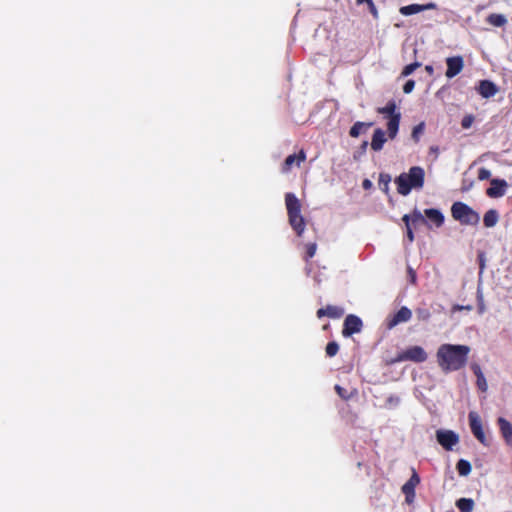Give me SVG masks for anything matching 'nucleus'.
<instances>
[{"instance_id": "nucleus-1", "label": "nucleus", "mask_w": 512, "mask_h": 512, "mask_svg": "<svg viewBox=\"0 0 512 512\" xmlns=\"http://www.w3.org/2000/svg\"><path fill=\"white\" fill-rule=\"evenodd\" d=\"M469 352L467 345L442 344L437 350V363L444 372L457 371L465 366Z\"/></svg>"}, {"instance_id": "nucleus-2", "label": "nucleus", "mask_w": 512, "mask_h": 512, "mask_svg": "<svg viewBox=\"0 0 512 512\" xmlns=\"http://www.w3.org/2000/svg\"><path fill=\"white\" fill-rule=\"evenodd\" d=\"M424 176V169L419 166H413L407 173L400 174L395 179L398 193L407 196L412 189H421L424 185Z\"/></svg>"}, {"instance_id": "nucleus-3", "label": "nucleus", "mask_w": 512, "mask_h": 512, "mask_svg": "<svg viewBox=\"0 0 512 512\" xmlns=\"http://www.w3.org/2000/svg\"><path fill=\"white\" fill-rule=\"evenodd\" d=\"M285 205L289 217V223L300 236L305 229L304 218L301 215L300 201L293 193H287L285 195Z\"/></svg>"}, {"instance_id": "nucleus-4", "label": "nucleus", "mask_w": 512, "mask_h": 512, "mask_svg": "<svg viewBox=\"0 0 512 512\" xmlns=\"http://www.w3.org/2000/svg\"><path fill=\"white\" fill-rule=\"evenodd\" d=\"M453 218L463 225H477L480 221L479 214L462 202H455L451 207Z\"/></svg>"}, {"instance_id": "nucleus-5", "label": "nucleus", "mask_w": 512, "mask_h": 512, "mask_svg": "<svg viewBox=\"0 0 512 512\" xmlns=\"http://www.w3.org/2000/svg\"><path fill=\"white\" fill-rule=\"evenodd\" d=\"M377 111L378 113L386 115L389 118L387 123V130L389 137L394 139L397 135L401 118L400 112H396L395 102L390 101L385 107L378 108Z\"/></svg>"}, {"instance_id": "nucleus-6", "label": "nucleus", "mask_w": 512, "mask_h": 512, "mask_svg": "<svg viewBox=\"0 0 512 512\" xmlns=\"http://www.w3.org/2000/svg\"><path fill=\"white\" fill-rule=\"evenodd\" d=\"M427 359V354L424 349L420 346H413L400 353L395 362L401 361H414V362H424Z\"/></svg>"}, {"instance_id": "nucleus-7", "label": "nucleus", "mask_w": 512, "mask_h": 512, "mask_svg": "<svg viewBox=\"0 0 512 512\" xmlns=\"http://www.w3.org/2000/svg\"><path fill=\"white\" fill-rule=\"evenodd\" d=\"M469 423H470V428L472 430V433L474 434V436L484 445H488V440L483 432V429H482V424H481V419L479 417V415L477 414V412L475 411H471L469 413Z\"/></svg>"}, {"instance_id": "nucleus-8", "label": "nucleus", "mask_w": 512, "mask_h": 512, "mask_svg": "<svg viewBox=\"0 0 512 512\" xmlns=\"http://www.w3.org/2000/svg\"><path fill=\"white\" fill-rule=\"evenodd\" d=\"M436 438L439 444L446 450H451L459 442L458 435L451 430H438Z\"/></svg>"}, {"instance_id": "nucleus-9", "label": "nucleus", "mask_w": 512, "mask_h": 512, "mask_svg": "<svg viewBox=\"0 0 512 512\" xmlns=\"http://www.w3.org/2000/svg\"><path fill=\"white\" fill-rule=\"evenodd\" d=\"M362 322L355 315H348L344 322L343 335L348 337L353 333H357L361 330Z\"/></svg>"}, {"instance_id": "nucleus-10", "label": "nucleus", "mask_w": 512, "mask_h": 512, "mask_svg": "<svg viewBox=\"0 0 512 512\" xmlns=\"http://www.w3.org/2000/svg\"><path fill=\"white\" fill-rule=\"evenodd\" d=\"M507 186L505 180L492 179L491 187L487 189L486 193L491 198H499L505 194Z\"/></svg>"}, {"instance_id": "nucleus-11", "label": "nucleus", "mask_w": 512, "mask_h": 512, "mask_svg": "<svg viewBox=\"0 0 512 512\" xmlns=\"http://www.w3.org/2000/svg\"><path fill=\"white\" fill-rule=\"evenodd\" d=\"M447 71L446 76L452 78L459 74L463 69V59L461 57H449L446 60Z\"/></svg>"}, {"instance_id": "nucleus-12", "label": "nucleus", "mask_w": 512, "mask_h": 512, "mask_svg": "<svg viewBox=\"0 0 512 512\" xmlns=\"http://www.w3.org/2000/svg\"><path fill=\"white\" fill-rule=\"evenodd\" d=\"M436 7H437V5L433 2L427 3L425 5L411 4L408 6L401 7L399 11L402 15L408 16V15L416 14V13H419V12H422L425 10L436 9Z\"/></svg>"}, {"instance_id": "nucleus-13", "label": "nucleus", "mask_w": 512, "mask_h": 512, "mask_svg": "<svg viewBox=\"0 0 512 512\" xmlns=\"http://www.w3.org/2000/svg\"><path fill=\"white\" fill-rule=\"evenodd\" d=\"M412 312L407 307H401L400 310L388 321V328H393L399 323L407 322L411 319Z\"/></svg>"}, {"instance_id": "nucleus-14", "label": "nucleus", "mask_w": 512, "mask_h": 512, "mask_svg": "<svg viewBox=\"0 0 512 512\" xmlns=\"http://www.w3.org/2000/svg\"><path fill=\"white\" fill-rule=\"evenodd\" d=\"M477 90L479 94L484 98L492 97L498 92L497 86L493 82L488 80L480 81Z\"/></svg>"}, {"instance_id": "nucleus-15", "label": "nucleus", "mask_w": 512, "mask_h": 512, "mask_svg": "<svg viewBox=\"0 0 512 512\" xmlns=\"http://www.w3.org/2000/svg\"><path fill=\"white\" fill-rule=\"evenodd\" d=\"M499 428L503 438L508 445H512V425L505 418L498 419Z\"/></svg>"}, {"instance_id": "nucleus-16", "label": "nucleus", "mask_w": 512, "mask_h": 512, "mask_svg": "<svg viewBox=\"0 0 512 512\" xmlns=\"http://www.w3.org/2000/svg\"><path fill=\"white\" fill-rule=\"evenodd\" d=\"M386 142L385 132L378 128L374 131L372 141H371V148L374 151H380L383 148V145Z\"/></svg>"}, {"instance_id": "nucleus-17", "label": "nucleus", "mask_w": 512, "mask_h": 512, "mask_svg": "<svg viewBox=\"0 0 512 512\" xmlns=\"http://www.w3.org/2000/svg\"><path fill=\"white\" fill-rule=\"evenodd\" d=\"M424 213L428 220L434 223L436 227H440L443 224L444 216L439 210L426 209Z\"/></svg>"}, {"instance_id": "nucleus-18", "label": "nucleus", "mask_w": 512, "mask_h": 512, "mask_svg": "<svg viewBox=\"0 0 512 512\" xmlns=\"http://www.w3.org/2000/svg\"><path fill=\"white\" fill-rule=\"evenodd\" d=\"M403 221L406 226H409V224L416 225L417 223H426L423 214L419 210H414L410 215H404Z\"/></svg>"}, {"instance_id": "nucleus-19", "label": "nucleus", "mask_w": 512, "mask_h": 512, "mask_svg": "<svg viewBox=\"0 0 512 512\" xmlns=\"http://www.w3.org/2000/svg\"><path fill=\"white\" fill-rule=\"evenodd\" d=\"M419 482H420L419 476L417 475V473L415 471H413L411 478L403 485L402 492L410 493V494L415 493L414 489L419 484Z\"/></svg>"}, {"instance_id": "nucleus-20", "label": "nucleus", "mask_w": 512, "mask_h": 512, "mask_svg": "<svg viewBox=\"0 0 512 512\" xmlns=\"http://www.w3.org/2000/svg\"><path fill=\"white\" fill-rule=\"evenodd\" d=\"M484 225L488 228L494 227L498 222V213L496 210H488L483 218Z\"/></svg>"}, {"instance_id": "nucleus-21", "label": "nucleus", "mask_w": 512, "mask_h": 512, "mask_svg": "<svg viewBox=\"0 0 512 512\" xmlns=\"http://www.w3.org/2000/svg\"><path fill=\"white\" fill-rule=\"evenodd\" d=\"M305 153L303 151H301L298 155H289L286 160H285V163H284V167H283V170L284 171H288L290 166L295 162L297 161V164L299 165L301 162H303L305 160Z\"/></svg>"}, {"instance_id": "nucleus-22", "label": "nucleus", "mask_w": 512, "mask_h": 512, "mask_svg": "<svg viewBox=\"0 0 512 512\" xmlns=\"http://www.w3.org/2000/svg\"><path fill=\"white\" fill-rule=\"evenodd\" d=\"M474 501L470 498H460L456 502V506L461 512H471L474 509Z\"/></svg>"}, {"instance_id": "nucleus-23", "label": "nucleus", "mask_w": 512, "mask_h": 512, "mask_svg": "<svg viewBox=\"0 0 512 512\" xmlns=\"http://www.w3.org/2000/svg\"><path fill=\"white\" fill-rule=\"evenodd\" d=\"M488 23L496 27H502L507 23V19L502 14H490L487 17Z\"/></svg>"}, {"instance_id": "nucleus-24", "label": "nucleus", "mask_w": 512, "mask_h": 512, "mask_svg": "<svg viewBox=\"0 0 512 512\" xmlns=\"http://www.w3.org/2000/svg\"><path fill=\"white\" fill-rule=\"evenodd\" d=\"M344 314V309L338 306L328 305L326 306V316L330 318H340Z\"/></svg>"}, {"instance_id": "nucleus-25", "label": "nucleus", "mask_w": 512, "mask_h": 512, "mask_svg": "<svg viewBox=\"0 0 512 512\" xmlns=\"http://www.w3.org/2000/svg\"><path fill=\"white\" fill-rule=\"evenodd\" d=\"M372 123L356 122L350 129L351 137H358L365 127H370Z\"/></svg>"}, {"instance_id": "nucleus-26", "label": "nucleus", "mask_w": 512, "mask_h": 512, "mask_svg": "<svg viewBox=\"0 0 512 512\" xmlns=\"http://www.w3.org/2000/svg\"><path fill=\"white\" fill-rule=\"evenodd\" d=\"M456 467L461 476H467L471 472V464L466 460H459Z\"/></svg>"}, {"instance_id": "nucleus-27", "label": "nucleus", "mask_w": 512, "mask_h": 512, "mask_svg": "<svg viewBox=\"0 0 512 512\" xmlns=\"http://www.w3.org/2000/svg\"><path fill=\"white\" fill-rule=\"evenodd\" d=\"M420 66H421V63H419V62L411 63V64H409V65L404 67L401 75L406 77V76L412 74Z\"/></svg>"}, {"instance_id": "nucleus-28", "label": "nucleus", "mask_w": 512, "mask_h": 512, "mask_svg": "<svg viewBox=\"0 0 512 512\" xmlns=\"http://www.w3.org/2000/svg\"><path fill=\"white\" fill-rule=\"evenodd\" d=\"M339 350V345L336 342H330L326 346V354L329 357H333L337 354Z\"/></svg>"}, {"instance_id": "nucleus-29", "label": "nucleus", "mask_w": 512, "mask_h": 512, "mask_svg": "<svg viewBox=\"0 0 512 512\" xmlns=\"http://www.w3.org/2000/svg\"><path fill=\"white\" fill-rule=\"evenodd\" d=\"M424 131V123H420L418 124L417 126H415L413 128V131H412V138L415 140V141H418L419 139V136L423 133Z\"/></svg>"}, {"instance_id": "nucleus-30", "label": "nucleus", "mask_w": 512, "mask_h": 512, "mask_svg": "<svg viewBox=\"0 0 512 512\" xmlns=\"http://www.w3.org/2000/svg\"><path fill=\"white\" fill-rule=\"evenodd\" d=\"M317 250L316 243H308L306 244V255L308 258H312Z\"/></svg>"}, {"instance_id": "nucleus-31", "label": "nucleus", "mask_w": 512, "mask_h": 512, "mask_svg": "<svg viewBox=\"0 0 512 512\" xmlns=\"http://www.w3.org/2000/svg\"><path fill=\"white\" fill-rule=\"evenodd\" d=\"M476 385L479 390L485 392L488 388L485 376L477 378Z\"/></svg>"}, {"instance_id": "nucleus-32", "label": "nucleus", "mask_w": 512, "mask_h": 512, "mask_svg": "<svg viewBox=\"0 0 512 512\" xmlns=\"http://www.w3.org/2000/svg\"><path fill=\"white\" fill-rule=\"evenodd\" d=\"M491 176V172L490 170L486 169V168H480L479 169V172H478V179L479 180H487L489 179Z\"/></svg>"}, {"instance_id": "nucleus-33", "label": "nucleus", "mask_w": 512, "mask_h": 512, "mask_svg": "<svg viewBox=\"0 0 512 512\" xmlns=\"http://www.w3.org/2000/svg\"><path fill=\"white\" fill-rule=\"evenodd\" d=\"M400 397L397 396V395H391L388 399H387V405L389 407H396L397 405H399L400 403Z\"/></svg>"}, {"instance_id": "nucleus-34", "label": "nucleus", "mask_w": 512, "mask_h": 512, "mask_svg": "<svg viewBox=\"0 0 512 512\" xmlns=\"http://www.w3.org/2000/svg\"><path fill=\"white\" fill-rule=\"evenodd\" d=\"M474 118L471 115H467L462 119L461 125L463 128L468 129L472 125Z\"/></svg>"}, {"instance_id": "nucleus-35", "label": "nucleus", "mask_w": 512, "mask_h": 512, "mask_svg": "<svg viewBox=\"0 0 512 512\" xmlns=\"http://www.w3.org/2000/svg\"><path fill=\"white\" fill-rule=\"evenodd\" d=\"M335 390L337 392V394L342 398V399H349L350 398V395L347 393V391L339 386V385H336L335 386Z\"/></svg>"}, {"instance_id": "nucleus-36", "label": "nucleus", "mask_w": 512, "mask_h": 512, "mask_svg": "<svg viewBox=\"0 0 512 512\" xmlns=\"http://www.w3.org/2000/svg\"><path fill=\"white\" fill-rule=\"evenodd\" d=\"M414 86H415V81L414 80H408L405 85L403 86V91L404 93L406 94H409L413 91L414 89Z\"/></svg>"}, {"instance_id": "nucleus-37", "label": "nucleus", "mask_w": 512, "mask_h": 512, "mask_svg": "<svg viewBox=\"0 0 512 512\" xmlns=\"http://www.w3.org/2000/svg\"><path fill=\"white\" fill-rule=\"evenodd\" d=\"M407 273H408L410 283L415 284L417 277H416V272L414 271V269L412 267L408 266Z\"/></svg>"}, {"instance_id": "nucleus-38", "label": "nucleus", "mask_w": 512, "mask_h": 512, "mask_svg": "<svg viewBox=\"0 0 512 512\" xmlns=\"http://www.w3.org/2000/svg\"><path fill=\"white\" fill-rule=\"evenodd\" d=\"M472 309H473V307H472L471 305H466V306H464V305H458V304H456V305H454V306L452 307V312H456V311H463V310H465V311H471Z\"/></svg>"}, {"instance_id": "nucleus-39", "label": "nucleus", "mask_w": 512, "mask_h": 512, "mask_svg": "<svg viewBox=\"0 0 512 512\" xmlns=\"http://www.w3.org/2000/svg\"><path fill=\"white\" fill-rule=\"evenodd\" d=\"M417 315L420 320L426 321L430 317V312L428 310H418Z\"/></svg>"}, {"instance_id": "nucleus-40", "label": "nucleus", "mask_w": 512, "mask_h": 512, "mask_svg": "<svg viewBox=\"0 0 512 512\" xmlns=\"http://www.w3.org/2000/svg\"><path fill=\"white\" fill-rule=\"evenodd\" d=\"M472 370H473V372H474V374H475V376H476L477 378H479V377H483V376H484V374H483V372H482V370H481V368H480V366H479V365H477V364H473V365H472Z\"/></svg>"}, {"instance_id": "nucleus-41", "label": "nucleus", "mask_w": 512, "mask_h": 512, "mask_svg": "<svg viewBox=\"0 0 512 512\" xmlns=\"http://www.w3.org/2000/svg\"><path fill=\"white\" fill-rule=\"evenodd\" d=\"M368 7H369V10L371 12V14L377 18L378 17V11L373 3V1H371L370 3H368Z\"/></svg>"}, {"instance_id": "nucleus-42", "label": "nucleus", "mask_w": 512, "mask_h": 512, "mask_svg": "<svg viewBox=\"0 0 512 512\" xmlns=\"http://www.w3.org/2000/svg\"><path fill=\"white\" fill-rule=\"evenodd\" d=\"M479 300H480V301H479V305H478V312H479L480 314H482V313H484V311H485V305H484V302H483V298H482V296H480V297H479Z\"/></svg>"}, {"instance_id": "nucleus-43", "label": "nucleus", "mask_w": 512, "mask_h": 512, "mask_svg": "<svg viewBox=\"0 0 512 512\" xmlns=\"http://www.w3.org/2000/svg\"><path fill=\"white\" fill-rule=\"evenodd\" d=\"M406 227H407V237H408L409 241L412 242L414 240V235H413V232L411 229V225L409 224V226H406Z\"/></svg>"}, {"instance_id": "nucleus-44", "label": "nucleus", "mask_w": 512, "mask_h": 512, "mask_svg": "<svg viewBox=\"0 0 512 512\" xmlns=\"http://www.w3.org/2000/svg\"><path fill=\"white\" fill-rule=\"evenodd\" d=\"M372 182L369 179H365L362 183L364 189H370L372 187Z\"/></svg>"}, {"instance_id": "nucleus-45", "label": "nucleus", "mask_w": 512, "mask_h": 512, "mask_svg": "<svg viewBox=\"0 0 512 512\" xmlns=\"http://www.w3.org/2000/svg\"><path fill=\"white\" fill-rule=\"evenodd\" d=\"M404 494L406 495V501H407L408 503H412V502H413V500H414V497H415V493H412V494H410V493H404Z\"/></svg>"}, {"instance_id": "nucleus-46", "label": "nucleus", "mask_w": 512, "mask_h": 512, "mask_svg": "<svg viewBox=\"0 0 512 512\" xmlns=\"http://www.w3.org/2000/svg\"><path fill=\"white\" fill-rule=\"evenodd\" d=\"M385 179V187L387 188L388 187V183L390 181V177L388 175H383L381 174L380 175V181L384 180Z\"/></svg>"}, {"instance_id": "nucleus-47", "label": "nucleus", "mask_w": 512, "mask_h": 512, "mask_svg": "<svg viewBox=\"0 0 512 512\" xmlns=\"http://www.w3.org/2000/svg\"><path fill=\"white\" fill-rule=\"evenodd\" d=\"M317 316L319 318L323 317V316H326V307L325 308H321L317 311Z\"/></svg>"}, {"instance_id": "nucleus-48", "label": "nucleus", "mask_w": 512, "mask_h": 512, "mask_svg": "<svg viewBox=\"0 0 512 512\" xmlns=\"http://www.w3.org/2000/svg\"><path fill=\"white\" fill-rule=\"evenodd\" d=\"M425 70L429 73V74H432L433 73V67L431 65H427L425 67Z\"/></svg>"}, {"instance_id": "nucleus-49", "label": "nucleus", "mask_w": 512, "mask_h": 512, "mask_svg": "<svg viewBox=\"0 0 512 512\" xmlns=\"http://www.w3.org/2000/svg\"><path fill=\"white\" fill-rule=\"evenodd\" d=\"M372 0H357V4L370 3Z\"/></svg>"}, {"instance_id": "nucleus-50", "label": "nucleus", "mask_w": 512, "mask_h": 512, "mask_svg": "<svg viewBox=\"0 0 512 512\" xmlns=\"http://www.w3.org/2000/svg\"><path fill=\"white\" fill-rule=\"evenodd\" d=\"M367 145H368V143H367V142H364V143L362 144V148H363V149H365V148L367 147Z\"/></svg>"}]
</instances>
